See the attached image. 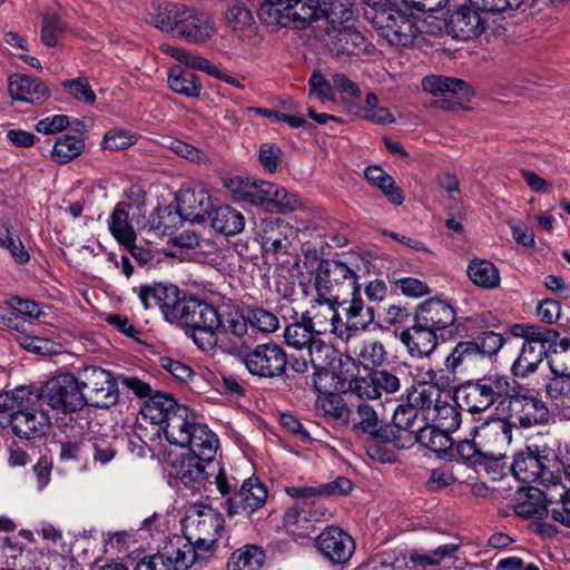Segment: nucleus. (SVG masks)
Segmentation results:
<instances>
[{
	"instance_id": "a19ab883",
	"label": "nucleus",
	"mask_w": 570,
	"mask_h": 570,
	"mask_svg": "<svg viewBox=\"0 0 570 570\" xmlns=\"http://www.w3.org/2000/svg\"><path fill=\"white\" fill-rule=\"evenodd\" d=\"M181 406L170 394L155 392L144 402L141 413L154 424H165L168 417L176 413V407Z\"/></svg>"
},
{
	"instance_id": "4d7b16f0",
	"label": "nucleus",
	"mask_w": 570,
	"mask_h": 570,
	"mask_svg": "<svg viewBox=\"0 0 570 570\" xmlns=\"http://www.w3.org/2000/svg\"><path fill=\"white\" fill-rule=\"evenodd\" d=\"M85 148L83 140L73 135H62L53 145L51 158L58 164H67L78 157Z\"/></svg>"
},
{
	"instance_id": "5701e85b",
	"label": "nucleus",
	"mask_w": 570,
	"mask_h": 570,
	"mask_svg": "<svg viewBox=\"0 0 570 570\" xmlns=\"http://www.w3.org/2000/svg\"><path fill=\"white\" fill-rule=\"evenodd\" d=\"M335 304L337 303L318 297L311 305V308L302 315V320L309 324V330L314 331L316 335L334 333L342 336L344 324Z\"/></svg>"
},
{
	"instance_id": "774afa93",
	"label": "nucleus",
	"mask_w": 570,
	"mask_h": 570,
	"mask_svg": "<svg viewBox=\"0 0 570 570\" xmlns=\"http://www.w3.org/2000/svg\"><path fill=\"white\" fill-rule=\"evenodd\" d=\"M478 356L476 346L472 341L459 342L444 361V366L450 373H455L459 366L466 361H472Z\"/></svg>"
},
{
	"instance_id": "c85d7f7f",
	"label": "nucleus",
	"mask_w": 570,
	"mask_h": 570,
	"mask_svg": "<svg viewBox=\"0 0 570 570\" xmlns=\"http://www.w3.org/2000/svg\"><path fill=\"white\" fill-rule=\"evenodd\" d=\"M176 476L191 490H199L206 485L209 476L215 473V463L205 462L203 458L186 454L175 465Z\"/></svg>"
},
{
	"instance_id": "dca6fc26",
	"label": "nucleus",
	"mask_w": 570,
	"mask_h": 570,
	"mask_svg": "<svg viewBox=\"0 0 570 570\" xmlns=\"http://www.w3.org/2000/svg\"><path fill=\"white\" fill-rule=\"evenodd\" d=\"M400 387L401 379L395 370H372L350 382L351 393L362 400H379L383 394L397 392Z\"/></svg>"
},
{
	"instance_id": "7ed1b4c3",
	"label": "nucleus",
	"mask_w": 570,
	"mask_h": 570,
	"mask_svg": "<svg viewBox=\"0 0 570 570\" xmlns=\"http://www.w3.org/2000/svg\"><path fill=\"white\" fill-rule=\"evenodd\" d=\"M511 334L524 340L518 358L513 362V375L525 377L538 370V366L550 352L557 353L559 332L547 326L514 324Z\"/></svg>"
},
{
	"instance_id": "aec40b11",
	"label": "nucleus",
	"mask_w": 570,
	"mask_h": 570,
	"mask_svg": "<svg viewBox=\"0 0 570 570\" xmlns=\"http://www.w3.org/2000/svg\"><path fill=\"white\" fill-rule=\"evenodd\" d=\"M424 91L433 96H443L439 100L440 107L446 110H454L462 106L471 95L470 86L456 78L442 76H428L422 80Z\"/></svg>"
},
{
	"instance_id": "052dcab7",
	"label": "nucleus",
	"mask_w": 570,
	"mask_h": 570,
	"mask_svg": "<svg viewBox=\"0 0 570 570\" xmlns=\"http://www.w3.org/2000/svg\"><path fill=\"white\" fill-rule=\"evenodd\" d=\"M66 30L67 26L57 12L47 11L43 14L40 33V39L43 45L47 47H56Z\"/></svg>"
},
{
	"instance_id": "20e7f679",
	"label": "nucleus",
	"mask_w": 570,
	"mask_h": 570,
	"mask_svg": "<svg viewBox=\"0 0 570 570\" xmlns=\"http://www.w3.org/2000/svg\"><path fill=\"white\" fill-rule=\"evenodd\" d=\"M513 392V380L508 375L488 373L476 380H469L455 390V400L471 413L484 412L497 404L501 413L503 400Z\"/></svg>"
},
{
	"instance_id": "6e6d98bb",
	"label": "nucleus",
	"mask_w": 570,
	"mask_h": 570,
	"mask_svg": "<svg viewBox=\"0 0 570 570\" xmlns=\"http://www.w3.org/2000/svg\"><path fill=\"white\" fill-rule=\"evenodd\" d=\"M419 416L420 413L407 403L400 404L395 409L392 422L396 429L395 434L399 436L400 443L409 444V435L417 431V428H415V422Z\"/></svg>"
},
{
	"instance_id": "4468645a",
	"label": "nucleus",
	"mask_w": 570,
	"mask_h": 570,
	"mask_svg": "<svg viewBox=\"0 0 570 570\" xmlns=\"http://www.w3.org/2000/svg\"><path fill=\"white\" fill-rule=\"evenodd\" d=\"M77 379L88 405L108 409L118 402L117 381L109 371L98 366H87L80 371Z\"/></svg>"
},
{
	"instance_id": "5fc2aeb1",
	"label": "nucleus",
	"mask_w": 570,
	"mask_h": 570,
	"mask_svg": "<svg viewBox=\"0 0 570 570\" xmlns=\"http://www.w3.org/2000/svg\"><path fill=\"white\" fill-rule=\"evenodd\" d=\"M218 333L242 338L247 333L248 322L246 313L232 306L220 307Z\"/></svg>"
},
{
	"instance_id": "c9c22d12",
	"label": "nucleus",
	"mask_w": 570,
	"mask_h": 570,
	"mask_svg": "<svg viewBox=\"0 0 570 570\" xmlns=\"http://www.w3.org/2000/svg\"><path fill=\"white\" fill-rule=\"evenodd\" d=\"M459 548L456 543H445L431 551L412 549L407 553V561L414 570H441V563L445 559L454 558Z\"/></svg>"
},
{
	"instance_id": "0eeeda50",
	"label": "nucleus",
	"mask_w": 570,
	"mask_h": 570,
	"mask_svg": "<svg viewBox=\"0 0 570 570\" xmlns=\"http://www.w3.org/2000/svg\"><path fill=\"white\" fill-rule=\"evenodd\" d=\"M219 312L220 307L188 296L177 324L189 330L190 337L200 350L209 351L218 342Z\"/></svg>"
},
{
	"instance_id": "de8ad7c7",
	"label": "nucleus",
	"mask_w": 570,
	"mask_h": 570,
	"mask_svg": "<svg viewBox=\"0 0 570 570\" xmlns=\"http://www.w3.org/2000/svg\"><path fill=\"white\" fill-rule=\"evenodd\" d=\"M466 273L473 284L484 289H494L499 287L501 282L499 269L487 259L471 261Z\"/></svg>"
},
{
	"instance_id": "603ef678",
	"label": "nucleus",
	"mask_w": 570,
	"mask_h": 570,
	"mask_svg": "<svg viewBox=\"0 0 570 570\" xmlns=\"http://www.w3.org/2000/svg\"><path fill=\"white\" fill-rule=\"evenodd\" d=\"M302 207V202L297 194L291 193L279 185L273 184L271 196L266 202L265 212L276 214H287Z\"/></svg>"
},
{
	"instance_id": "6e6552de",
	"label": "nucleus",
	"mask_w": 570,
	"mask_h": 570,
	"mask_svg": "<svg viewBox=\"0 0 570 570\" xmlns=\"http://www.w3.org/2000/svg\"><path fill=\"white\" fill-rule=\"evenodd\" d=\"M184 529L186 535L180 538L194 548V566L203 567L207 562V553L214 549L224 532V518L210 508L197 511L187 518Z\"/></svg>"
},
{
	"instance_id": "473e14b6",
	"label": "nucleus",
	"mask_w": 570,
	"mask_h": 570,
	"mask_svg": "<svg viewBox=\"0 0 570 570\" xmlns=\"http://www.w3.org/2000/svg\"><path fill=\"white\" fill-rule=\"evenodd\" d=\"M215 33V26L210 17L193 8H187L178 24L177 36L188 42H205Z\"/></svg>"
},
{
	"instance_id": "1a4fd4ad",
	"label": "nucleus",
	"mask_w": 570,
	"mask_h": 570,
	"mask_svg": "<svg viewBox=\"0 0 570 570\" xmlns=\"http://www.w3.org/2000/svg\"><path fill=\"white\" fill-rule=\"evenodd\" d=\"M552 450L546 444L532 443L525 452L515 454L510 470L523 483L538 482L547 488L559 487L561 476L550 470Z\"/></svg>"
},
{
	"instance_id": "7c9ffc66",
	"label": "nucleus",
	"mask_w": 570,
	"mask_h": 570,
	"mask_svg": "<svg viewBox=\"0 0 570 570\" xmlns=\"http://www.w3.org/2000/svg\"><path fill=\"white\" fill-rule=\"evenodd\" d=\"M291 227L281 218H266L261 222L257 228V239L266 254L286 253L291 242L287 233Z\"/></svg>"
},
{
	"instance_id": "423d86ee",
	"label": "nucleus",
	"mask_w": 570,
	"mask_h": 570,
	"mask_svg": "<svg viewBox=\"0 0 570 570\" xmlns=\"http://www.w3.org/2000/svg\"><path fill=\"white\" fill-rule=\"evenodd\" d=\"M360 266L340 259H321L312 273L313 286L320 298L341 303L360 281Z\"/></svg>"
},
{
	"instance_id": "9d476101",
	"label": "nucleus",
	"mask_w": 570,
	"mask_h": 570,
	"mask_svg": "<svg viewBox=\"0 0 570 570\" xmlns=\"http://www.w3.org/2000/svg\"><path fill=\"white\" fill-rule=\"evenodd\" d=\"M502 415L512 423V426L529 429L546 424L550 420V412L546 403L530 393L513 380V392L509 393L502 403Z\"/></svg>"
},
{
	"instance_id": "69168bd1",
	"label": "nucleus",
	"mask_w": 570,
	"mask_h": 570,
	"mask_svg": "<svg viewBox=\"0 0 570 570\" xmlns=\"http://www.w3.org/2000/svg\"><path fill=\"white\" fill-rule=\"evenodd\" d=\"M186 9L184 6L167 2L156 16V26L163 31L177 33Z\"/></svg>"
},
{
	"instance_id": "13d9d810",
	"label": "nucleus",
	"mask_w": 570,
	"mask_h": 570,
	"mask_svg": "<svg viewBox=\"0 0 570 570\" xmlns=\"http://www.w3.org/2000/svg\"><path fill=\"white\" fill-rule=\"evenodd\" d=\"M355 355L364 368L376 370L385 362L387 353L380 341L367 340L360 345Z\"/></svg>"
},
{
	"instance_id": "39448f33",
	"label": "nucleus",
	"mask_w": 570,
	"mask_h": 570,
	"mask_svg": "<svg viewBox=\"0 0 570 570\" xmlns=\"http://www.w3.org/2000/svg\"><path fill=\"white\" fill-rule=\"evenodd\" d=\"M363 16L379 35L393 46L406 47L413 42L417 33L413 14L383 0H368L363 8Z\"/></svg>"
},
{
	"instance_id": "a18cd8bd",
	"label": "nucleus",
	"mask_w": 570,
	"mask_h": 570,
	"mask_svg": "<svg viewBox=\"0 0 570 570\" xmlns=\"http://www.w3.org/2000/svg\"><path fill=\"white\" fill-rule=\"evenodd\" d=\"M169 88L186 98H198L202 94V82L199 77L190 71L181 68H173L167 79Z\"/></svg>"
},
{
	"instance_id": "c03bdc74",
	"label": "nucleus",
	"mask_w": 570,
	"mask_h": 570,
	"mask_svg": "<svg viewBox=\"0 0 570 570\" xmlns=\"http://www.w3.org/2000/svg\"><path fill=\"white\" fill-rule=\"evenodd\" d=\"M441 395L442 392L438 386L426 382H419L406 391V403L417 412H425L436 406Z\"/></svg>"
},
{
	"instance_id": "49530a36",
	"label": "nucleus",
	"mask_w": 570,
	"mask_h": 570,
	"mask_svg": "<svg viewBox=\"0 0 570 570\" xmlns=\"http://www.w3.org/2000/svg\"><path fill=\"white\" fill-rule=\"evenodd\" d=\"M306 504L296 501L283 515V527L289 535L297 538L308 537L315 529L306 512Z\"/></svg>"
},
{
	"instance_id": "79ce46f5",
	"label": "nucleus",
	"mask_w": 570,
	"mask_h": 570,
	"mask_svg": "<svg viewBox=\"0 0 570 570\" xmlns=\"http://www.w3.org/2000/svg\"><path fill=\"white\" fill-rule=\"evenodd\" d=\"M364 176L371 185L383 193L391 204L400 206L404 203L405 198L402 189L395 184L393 177L380 166H368Z\"/></svg>"
},
{
	"instance_id": "393cba45",
	"label": "nucleus",
	"mask_w": 570,
	"mask_h": 570,
	"mask_svg": "<svg viewBox=\"0 0 570 570\" xmlns=\"http://www.w3.org/2000/svg\"><path fill=\"white\" fill-rule=\"evenodd\" d=\"M224 185L237 200L264 210L273 189V183L242 177L226 179Z\"/></svg>"
},
{
	"instance_id": "e2e57ef3",
	"label": "nucleus",
	"mask_w": 570,
	"mask_h": 570,
	"mask_svg": "<svg viewBox=\"0 0 570 570\" xmlns=\"http://www.w3.org/2000/svg\"><path fill=\"white\" fill-rule=\"evenodd\" d=\"M433 411V420L436 422L435 426L446 431L450 434L460 428L461 412L455 405L440 400Z\"/></svg>"
},
{
	"instance_id": "680f3d73",
	"label": "nucleus",
	"mask_w": 570,
	"mask_h": 570,
	"mask_svg": "<svg viewBox=\"0 0 570 570\" xmlns=\"http://www.w3.org/2000/svg\"><path fill=\"white\" fill-rule=\"evenodd\" d=\"M0 247L9 250L17 264L23 265L30 261V254L24 248L21 239L13 236L9 223H2L0 227Z\"/></svg>"
},
{
	"instance_id": "9b49d317",
	"label": "nucleus",
	"mask_w": 570,
	"mask_h": 570,
	"mask_svg": "<svg viewBox=\"0 0 570 570\" xmlns=\"http://www.w3.org/2000/svg\"><path fill=\"white\" fill-rule=\"evenodd\" d=\"M144 309L158 308L165 321L177 324L187 295L171 283L140 284L132 288Z\"/></svg>"
},
{
	"instance_id": "bf43d9fd",
	"label": "nucleus",
	"mask_w": 570,
	"mask_h": 570,
	"mask_svg": "<svg viewBox=\"0 0 570 570\" xmlns=\"http://www.w3.org/2000/svg\"><path fill=\"white\" fill-rule=\"evenodd\" d=\"M226 21L230 29L242 33L246 31L250 33L255 23L250 10L242 0H235L228 6Z\"/></svg>"
},
{
	"instance_id": "f03ea898",
	"label": "nucleus",
	"mask_w": 570,
	"mask_h": 570,
	"mask_svg": "<svg viewBox=\"0 0 570 570\" xmlns=\"http://www.w3.org/2000/svg\"><path fill=\"white\" fill-rule=\"evenodd\" d=\"M257 16L266 26L288 27L312 22L322 16L331 23H342L352 18V10L341 0H264Z\"/></svg>"
},
{
	"instance_id": "bb28decb",
	"label": "nucleus",
	"mask_w": 570,
	"mask_h": 570,
	"mask_svg": "<svg viewBox=\"0 0 570 570\" xmlns=\"http://www.w3.org/2000/svg\"><path fill=\"white\" fill-rule=\"evenodd\" d=\"M512 423L504 417H495L474 426L472 436L485 451L501 450L512 441Z\"/></svg>"
},
{
	"instance_id": "0e129e2a",
	"label": "nucleus",
	"mask_w": 570,
	"mask_h": 570,
	"mask_svg": "<svg viewBox=\"0 0 570 570\" xmlns=\"http://www.w3.org/2000/svg\"><path fill=\"white\" fill-rule=\"evenodd\" d=\"M248 325L262 333H274L279 328V318L272 311L263 307L246 309Z\"/></svg>"
},
{
	"instance_id": "cd10ccee",
	"label": "nucleus",
	"mask_w": 570,
	"mask_h": 570,
	"mask_svg": "<svg viewBox=\"0 0 570 570\" xmlns=\"http://www.w3.org/2000/svg\"><path fill=\"white\" fill-rule=\"evenodd\" d=\"M554 502H557V498L551 491L529 488L518 492L513 510L522 519H541L550 513L549 505Z\"/></svg>"
},
{
	"instance_id": "e433bc0d",
	"label": "nucleus",
	"mask_w": 570,
	"mask_h": 570,
	"mask_svg": "<svg viewBox=\"0 0 570 570\" xmlns=\"http://www.w3.org/2000/svg\"><path fill=\"white\" fill-rule=\"evenodd\" d=\"M8 90L12 99L30 104H38L49 97V89L41 80L26 75L11 76Z\"/></svg>"
},
{
	"instance_id": "ea45409f",
	"label": "nucleus",
	"mask_w": 570,
	"mask_h": 570,
	"mask_svg": "<svg viewBox=\"0 0 570 570\" xmlns=\"http://www.w3.org/2000/svg\"><path fill=\"white\" fill-rule=\"evenodd\" d=\"M37 396L30 395V386H19L6 394H0V428L13 425V419L19 409H28L30 401Z\"/></svg>"
},
{
	"instance_id": "09e8293b",
	"label": "nucleus",
	"mask_w": 570,
	"mask_h": 570,
	"mask_svg": "<svg viewBox=\"0 0 570 570\" xmlns=\"http://www.w3.org/2000/svg\"><path fill=\"white\" fill-rule=\"evenodd\" d=\"M66 434L65 439H59L57 443L60 445L59 459L61 461H85L89 454V442H86L82 435L76 430L60 429Z\"/></svg>"
},
{
	"instance_id": "864d4df0",
	"label": "nucleus",
	"mask_w": 570,
	"mask_h": 570,
	"mask_svg": "<svg viewBox=\"0 0 570 570\" xmlns=\"http://www.w3.org/2000/svg\"><path fill=\"white\" fill-rule=\"evenodd\" d=\"M316 405L326 417L344 425L350 423L352 412L341 395L334 392L320 395L317 397Z\"/></svg>"
},
{
	"instance_id": "4c0bfd02",
	"label": "nucleus",
	"mask_w": 570,
	"mask_h": 570,
	"mask_svg": "<svg viewBox=\"0 0 570 570\" xmlns=\"http://www.w3.org/2000/svg\"><path fill=\"white\" fill-rule=\"evenodd\" d=\"M197 415L187 406L176 407V413L171 414L165 422L164 433L170 444L184 448L188 434L194 430Z\"/></svg>"
},
{
	"instance_id": "6ab92c4d",
	"label": "nucleus",
	"mask_w": 570,
	"mask_h": 570,
	"mask_svg": "<svg viewBox=\"0 0 570 570\" xmlns=\"http://www.w3.org/2000/svg\"><path fill=\"white\" fill-rule=\"evenodd\" d=\"M315 546L324 559L333 564H346L355 551V541L340 527H326L316 538Z\"/></svg>"
},
{
	"instance_id": "f3484780",
	"label": "nucleus",
	"mask_w": 570,
	"mask_h": 570,
	"mask_svg": "<svg viewBox=\"0 0 570 570\" xmlns=\"http://www.w3.org/2000/svg\"><path fill=\"white\" fill-rule=\"evenodd\" d=\"M267 497L265 484L253 475L242 483L239 491L227 498L224 508L230 518L238 514L250 517L265 505Z\"/></svg>"
},
{
	"instance_id": "c756f323",
	"label": "nucleus",
	"mask_w": 570,
	"mask_h": 570,
	"mask_svg": "<svg viewBox=\"0 0 570 570\" xmlns=\"http://www.w3.org/2000/svg\"><path fill=\"white\" fill-rule=\"evenodd\" d=\"M400 341L413 357L430 356L438 346V334L435 331L420 323L414 317V324L403 330L399 335Z\"/></svg>"
},
{
	"instance_id": "ddd939ff",
	"label": "nucleus",
	"mask_w": 570,
	"mask_h": 570,
	"mask_svg": "<svg viewBox=\"0 0 570 570\" xmlns=\"http://www.w3.org/2000/svg\"><path fill=\"white\" fill-rule=\"evenodd\" d=\"M195 559L190 543L174 535L157 553L141 558L132 570H187L194 566Z\"/></svg>"
},
{
	"instance_id": "f8f14e48",
	"label": "nucleus",
	"mask_w": 570,
	"mask_h": 570,
	"mask_svg": "<svg viewBox=\"0 0 570 570\" xmlns=\"http://www.w3.org/2000/svg\"><path fill=\"white\" fill-rule=\"evenodd\" d=\"M247 371L259 379L273 380L286 376L288 356L285 350L274 343H262L244 355Z\"/></svg>"
},
{
	"instance_id": "b1692460",
	"label": "nucleus",
	"mask_w": 570,
	"mask_h": 570,
	"mask_svg": "<svg viewBox=\"0 0 570 570\" xmlns=\"http://www.w3.org/2000/svg\"><path fill=\"white\" fill-rule=\"evenodd\" d=\"M487 27V19H484L480 14L479 9L473 6H460L450 14L446 22L449 33L460 40L475 38L484 32Z\"/></svg>"
},
{
	"instance_id": "f704fd0d",
	"label": "nucleus",
	"mask_w": 570,
	"mask_h": 570,
	"mask_svg": "<svg viewBox=\"0 0 570 570\" xmlns=\"http://www.w3.org/2000/svg\"><path fill=\"white\" fill-rule=\"evenodd\" d=\"M351 298L344 297L340 305L347 304L344 308L346 318L352 322L356 328H367L375 320V305L370 301H364L362 296V285L360 281L350 292Z\"/></svg>"
},
{
	"instance_id": "58836bf2",
	"label": "nucleus",
	"mask_w": 570,
	"mask_h": 570,
	"mask_svg": "<svg viewBox=\"0 0 570 570\" xmlns=\"http://www.w3.org/2000/svg\"><path fill=\"white\" fill-rule=\"evenodd\" d=\"M185 446L190 450L189 454L203 458L205 462H212L215 460L218 449V439L206 424L198 422L188 434L187 442L184 443Z\"/></svg>"
},
{
	"instance_id": "338daca9",
	"label": "nucleus",
	"mask_w": 570,
	"mask_h": 570,
	"mask_svg": "<svg viewBox=\"0 0 570 570\" xmlns=\"http://www.w3.org/2000/svg\"><path fill=\"white\" fill-rule=\"evenodd\" d=\"M550 368L554 376L546 385L547 394L551 399L570 397V370H559L553 362L550 363Z\"/></svg>"
},
{
	"instance_id": "3c124183",
	"label": "nucleus",
	"mask_w": 570,
	"mask_h": 570,
	"mask_svg": "<svg viewBox=\"0 0 570 570\" xmlns=\"http://www.w3.org/2000/svg\"><path fill=\"white\" fill-rule=\"evenodd\" d=\"M126 207L124 203L117 204L108 219L109 232L120 245L137 238Z\"/></svg>"
},
{
	"instance_id": "4be33fe9",
	"label": "nucleus",
	"mask_w": 570,
	"mask_h": 570,
	"mask_svg": "<svg viewBox=\"0 0 570 570\" xmlns=\"http://www.w3.org/2000/svg\"><path fill=\"white\" fill-rule=\"evenodd\" d=\"M315 335L316 333L309 330V324L303 320L301 323L287 325L284 332L287 345L296 350L307 348L309 362L321 363L322 360H327L331 348Z\"/></svg>"
},
{
	"instance_id": "f257e3e1",
	"label": "nucleus",
	"mask_w": 570,
	"mask_h": 570,
	"mask_svg": "<svg viewBox=\"0 0 570 570\" xmlns=\"http://www.w3.org/2000/svg\"><path fill=\"white\" fill-rule=\"evenodd\" d=\"M30 395L37 396L36 402L47 404L57 414H63L57 422L65 432L71 429L85 433L89 429V417L82 414L87 399L75 375L65 373L51 377L40 389L30 386Z\"/></svg>"
},
{
	"instance_id": "2eb2a0df",
	"label": "nucleus",
	"mask_w": 570,
	"mask_h": 570,
	"mask_svg": "<svg viewBox=\"0 0 570 570\" xmlns=\"http://www.w3.org/2000/svg\"><path fill=\"white\" fill-rule=\"evenodd\" d=\"M365 401L360 399L355 404V413L352 417L354 433L375 442H393L395 446L404 449L405 444L399 442L395 431L390 425L383 424L374 407Z\"/></svg>"
},
{
	"instance_id": "412c9836",
	"label": "nucleus",
	"mask_w": 570,
	"mask_h": 570,
	"mask_svg": "<svg viewBox=\"0 0 570 570\" xmlns=\"http://www.w3.org/2000/svg\"><path fill=\"white\" fill-rule=\"evenodd\" d=\"M28 409L17 410L12 432L20 439H42L49 428L50 417L41 402L32 401Z\"/></svg>"
},
{
	"instance_id": "a878e982",
	"label": "nucleus",
	"mask_w": 570,
	"mask_h": 570,
	"mask_svg": "<svg viewBox=\"0 0 570 570\" xmlns=\"http://www.w3.org/2000/svg\"><path fill=\"white\" fill-rule=\"evenodd\" d=\"M325 45L333 55H361L372 47L366 38L355 28L344 26L326 32Z\"/></svg>"
},
{
	"instance_id": "2f4dec72",
	"label": "nucleus",
	"mask_w": 570,
	"mask_h": 570,
	"mask_svg": "<svg viewBox=\"0 0 570 570\" xmlns=\"http://www.w3.org/2000/svg\"><path fill=\"white\" fill-rule=\"evenodd\" d=\"M414 443H420L442 459L453 455L454 441L450 433L435 425L425 423L417 426V431L409 435V444L404 448H410Z\"/></svg>"
},
{
	"instance_id": "a211bd4d",
	"label": "nucleus",
	"mask_w": 570,
	"mask_h": 570,
	"mask_svg": "<svg viewBox=\"0 0 570 570\" xmlns=\"http://www.w3.org/2000/svg\"><path fill=\"white\" fill-rule=\"evenodd\" d=\"M177 209L181 218L191 223H203L214 208L213 199L200 184H185L178 191Z\"/></svg>"
},
{
	"instance_id": "72a5a7b5",
	"label": "nucleus",
	"mask_w": 570,
	"mask_h": 570,
	"mask_svg": "<svg viewBox=\"0 0 570 570\" xmlns=\"http://www.w3.org/2000/svg\"><path fill=\"white\" fill-rule=\"evenodd\" d=\"M414 317L435 332L453 325L456 318L452 305L438 298L428 299L420 304Z\"/></svg>"
},
{
	"instance_id": "8fccbe9b",
	"label": "nucleus",
	"mask_w": 570,
	"mask_h": 570,
	"mask_svg": "<svg viewBox=\"0 0 570 570\" xmlns=\"http://www.w3.org/2000/svg\"><path fill=\"white\" fill-rule=\"evenodd\" d=\"M265 553L255 544H246L236 549L227 561V570H259L264 563Z\"/></svg>"
},
{
	"instance_id": "37998d69",
	"label": "nucleus",
	"mask_w": 570,
	"mask_h": 570,
	"mask_svg": "<svg viewBox=\"0 0 570 570\" xmlns=\"http://www.w3.org/2000/svg\"><path fill=\"white\" fill-rule=\"evenodd\" d=\"M208 218L212 219V227L216 232L227 236L240 233L245 226L244 216L226 205L214 207Z\"/></svg>"
}]
</instances>
